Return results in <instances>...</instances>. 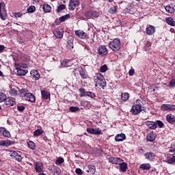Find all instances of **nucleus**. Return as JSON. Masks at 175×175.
I'll use <instances>...</instances> for the list:
<instances>
[{"instance_id":"43","label":"nucleus","mask_w":175,"mask_h":175,"mask_svg":"<svg viewBox=\"0 0 175 175\" xmlns=\"http://www.w3.org/2000/svg\"><path fill=\"white\" fill-rule=\"evenodd\" d=\"M81 105H82L85 107H88V108L91 107V103H90L89 101H82L81 103Z\"/></svg>"},{"instance_id":"9","label":"nucleus","mask_w":175,"mask_h":175,"mask_svg":"<svg viewBox=\"0 0 175 175\" xmlns=\"http://www.w3.org/2000/svg\"><path fill=\"white\" fill-rule=\"evenodd\" d=\"M4 103L7 107H12V106H14V105H16V98L13 97L6 98Z\"/></svg>"},{"instance_id":"54","label":"nucleus","mask_w":175,"mask_h":175,"mask_svg":"<svg viewBox=\"0 0 175 175\" xmlns=\"http://www.w3.org/2000/svg\"><path fill=\"white\" fill-rule=\"evenodd\" d=\"M156 124H157V125H158L159 126V128H163V125H164L163 122L162 121H161V120H157L156 122Z\"/></svg>"},{"instance_id":"53","label":"nucleus","mask_w":175,"mask_h":175,"mask_svg":"<svg viewBox=\"0 0 175 175\" xmlns=\"http://www.w3.org/2000/svg\"><path fill=\"white\" fill-rule=\"evenodd\" d=\"M79 92H80V96H85V94L87 92H85V90L83 89V88H80L79 89Z\"/></svg>"},{"instance_id":"32","label":"nucleus","mask_w":175,"mask_h":175,"mask_svg":"<svg viewBox=\"0 0 175 175\" xmlns=\"http://www.w3.org/2000/svg\"><path fill=\"white\" fill-rule=\"evenodd\" d=\"M42 9L45 13H50L51 12V6L46 3L43 5Z\"/></svg>"},{"instance_id":"36","label":"nucleus","mask_w":175,"mask_h":175,"mask_svg":"<svg viewBox=\"0 0 175 175\" xmlns=\"http://www.w3.org/2000/svg\"><path fill=\"white\" fill-rule=\"evenodd\" d=\"M1 134L5 137H10V132L8 131L5 128H3V131H1Z\"/></svg>"},{"instance_id":"38","label":"nucleus","mask_w":175,"mask_h":175,"mask_svg":"<svg viewBox=\"0 0 175 175\" xmlns=\"http://www.w3.org/2000/svg\"><path fill=\"white\" fill-rule=\"evenodd\" d=\"M168 152L175 153V143H172L170 146L168 147Z\"/></svg>"},{"instance_id":"6","label":"nucleus","mask_w":175,"mask_h":175,"mask_svg":"<svg viewBox=\"0 0 175 175\" xmlns=\"http://www.w3.org/2000/svg\"><path fill=\"white\" fill-rule=\"evenodd\" d=\"M6 4L5 3L1 2L0 3V17L1 20H6V16L8 13L6 12V8H5Z\"/></svg>"},{"instance_id":"7","label":"nucleus","mask_w":175,"mask_h":175,"mask_svg":"<svg viewBox=\"0 0 175 175\" xmlns=\"http://www.w3.org/2000/svg\"><path fill=\"white\" fill-rule=\"evenodd\" d=\"M161 109L163 111H173L175 110V105L163 104Z\"/></svg>"},{"instance_id":"58","label":"nucleus","mask_w":175,"mask_h":175,"mask_svg":"<svg viewBox=\"0 0 175 175\" xmlns=\"http://www.w3.org/2000/svg\"><path fill=\"white\" fill-rule=\"evenodd\" d=\"M75 173H77V174L81 175L83 174V170H81L80 168H77L75 170Z\"/></svg>"},{"instance_id":"25","label":"nucleus","mask_w":175,"mask_h":175,"mask_svg":"<svg viewBox=\"0 0 175 175\" xmlns=\"http://www.w3.org/2000/svg\"><path fill=\"white\" fill-rule=\"evenodd\" d=\"M139 169L142 170H150L151 169V164L150 163H143L139 165Z\"/></svg>"},{"instance_id":"59","label":"nucleus","mask_w":175,"mask_h":175,"mask_svg":"<svg viewBox=\"0 0 175 175\" xmlns=\"http://www.w3.org/2000/svg\"><path fill=\"white\" fill-rule=\"evenodd\" d=\"M18 153H17V152L16 151H13V152H11L10 153V157L12 158H16V155H18Z\"/></svg>"},{"instance_id":"18","label":"nucleus","mask_w":175,"mask_h":175,"mask_svg":"<svg viewBox=\"0 0 175 175\" xmlns=\"http://www.w3.org/2000/svg\"><path fill=\"white\" fill-rule=\"evenodd\" d=\"M97 51L100 55H106L107 54V48L105 46H100L98 48Z\"/></svg>"},{"instance_id":"21","label":"nucleus","mask_w":175,"mask_h":175,"mask_svg":"<svg viewBox=\"0 0 175 175\" xmlns=\"http://www.w3.org/2000/svg\"><path fill=\"white\" fill-rule=\"evenodd\" d=\"M125 139H126V136L124 133L118 134L115 137L116 142H124V140H125Z\"/></svg>"},{"instance_id":"44","label":"nucleus","mask_w":175,"mask_h":175,"mask_svg":"<svg viewBox=\"0 0 175 175\" xmlns=\"http://www.w3.org/2000/svg\"><path fill=\"white\" fill-rule=\"evenodd\" d=\"M88 167H89V171H88V172H90V173H91L92 174H95V172H96L95 166L89 165Z\"/></svg>"},{"instance_id":"45","label":"nucleus","mask_w":175,"mask_h":175,"mask_svg":"<svg viewBox=\"0 0 175 175\" xmlns=\"http://www.w3.org/2000/svg\"><path fill=\"white\" fill-rule=\"evenodd\" d=\"M5 100H6V94L0 92V103H1V102H5Z\"/></svg>"},{"instance_id":"23","label":"nucleus","mask_w":175,"mask_h":175,"mask_svg":"<svg viewBox=\"0 0 175 175\" xmlns=\"http://www.w3.org/2000/svg\"><path fill=\"white\" fill-rule=\"evenodd\" d=\"M79 73L82 77V79H88V75H87V71L84 68H80L79 70Z\"/></svg>"},{"instance_id":"13","label":"nucleus","mask_w":175,"mask_h":175,"mask_svg":"<svg viewBox=\"0 0 175 175\" xmlns=\"http://www.w3.org/2000/svg\"><path fill=\"white\" fill-rule=\"evenodd\" d=\"M30 75L33 80H39V79H40V74H39L38 70H31L30 71Z\"/></svg>"},{"instance_id":"15","label":"nucleus","mask_w":175,"mask_h":175,"mask_svg":"<svg viewBox=\"0 0 175 175\" xmlns=\"http://www.w3.org/2000/svg\"><path fill=\"white\" fill-rule=\"evenodd\" d=\"M146 35H148V36L154 35V33H155V27L151 25H148L146 27Z\"/></svg>"},{"instance_id":"34","label":"nucleus","mask_w":175,"mask_h":175,"mask_svg":"<svg viewBox=\"0 0 175 175\" xmlns=\"http://www.w3.org/2000/svg\"><path fill=\"white\" fill-rule=\"evenodd\" d=\"M67 47L69 49H73V38H68L67 40Z\"/></svg>"},{"instance_id":"42","label":"nucleus","mask_w":175,"mask_h":175,"mask_svg":"<svg viewBox=\"0 0 175 175\" xmlns=\"http://www.w3.org/2000/svg\"><path fill=\"white\" fill-rule=\"evenodd\" d=\"M36 10L35 5H31L27 8V13H33Z\"/></svg>"},{"instance_id":"10","label":"nucleus","mask_w":175,"mask_h":175,"mask_svg":"<svg viewBox=\"0 0 175 175\" xmlns=\"http://www.w3.org/2000/svg\"><path fill=\"white\" fill-rule=\"evenodd\" d=\"M86 131L91 135H102V130L100 128H88Z\"/></svg>"},{"instance_id":"20","label":"nucleus","mask_w":175,"mask_h":175,"mask_svg":"<svg viewBox=\"0 0 175 175\" xmlns=\"http://www.w3.org/2000/svg\"><path fill=\"white\" fill-rule=\"evenodd\" d=\"M144 157H146L148 161H154L155 159V154L154 152H146L144 154Z\"/></svg>"},{"instance_id":"4","label":"nucleus","mask_w":175,"mask_h":175,"mask_svg":"<svg viewBox=\"0 0 175 175\" xmlns=\"http://www.w3.org/2000/svg\"><path fill=\"white\" fill-rule=\"evenodd\" d=\"M109 46L113 51H118L121 49V41L119 38H115L109 42Z\"/></svg>"},{"instance_id":"46","label":"nucleus","mask_w":175,"mask_h":175,"mask_svg":"<svg viewBox=\"0 0 175 175\" xmlns=\"http://www.w3.org/2000/svg\"><path fill=\"white\" fill-rule=\"evenodd\" d=\"M69 110L71 113H76V111H79L80 110V108H79V107H70Z\"/></svg>"},{"instance_id":"14","label":"nucleus","mask_w":175,"mask_h":175,"mask_svg":"<svg viewBox=\"0 0 175 175\" xmlns=\"http://www.w3.org/2000/svg\"><path fill=\"white\" fill-rule=\"evenodd\" d=\"M75 33L80 39H85V38L88 36V35H87V33L84 32L82 30H75Z\"/></svg>"},{"instance_id":"47","label":"nucleus","mask_w":175,"mask_h":175,"mask_svg":"<svg viewBox=\"0 0 175 175\" xmlns=\"http://www.w3.org/2000/svg\"><path fill=\"white\" fill-rule=\"evenodd\" d=\"M64 158L59 157V159H57L56 160L55 164L57 165H62V163H64Z\"/></svg>"},{"instance_id":"49","label":"nucleus","mask_w":175,"mask_h":175,"mask_svg":"<svg viewBox=\"0 0 175 175\" xmlns=\"http://www.w3.org/2000/svg\"><path fill=\"white\" fill-rule=\"evenodd\" d=\"M12 144H13V142L9 139L7 140H4V146H12Z\"/></svg>"},{"instance_id":"12","label":"nucleus","mask_w":175,"mask_h":175,"mask_svg":"<svg viewBox=\"0 0 175 175\" xmlns=\"http://www.w3.org/2000/svg\"><path fill=\"white\" fill-rule=\"evenodd\" d=\"M108 160L109 163H113V165H119L120 162H124V160L118 157H109Z\"/></svg>"},{"instance_id":"29","label":"nucleus","mask_w":175,"mask_h":175,"mask_svg":"<svg viewBox=\"0 0 175 175\" xmlns=\"http://www.w3.org/2000/svg\"><path fill=\"white\" fill-rule=\"evenodd\" d=\"M167 122H170V124H173V122H175V116L172 114L167 115Z\"/></svg>"},{"instance_id":"64","label":"nucleus","mask_w":175,"mask_h":175,"mask_svg":"<svg viewBox=\"0 0 175 175\" xmlns=\"http://www.w3.org/2000/svg\"><path fill=\"white\" fill-rule=\"evenodd\" d=\"M170 32H172V33H174V29L173 28L170 29Z\"/></svg>"},{"instance_id":"8","label":"nucleus","mask_w":175,"mask_h":175,"mask_svg":"<svg viewBox=\"0 0 175 175\" xmlns=\"http://www.w3.org/2000/svg\"><path fill=\"white\" fill-rule=\"evenodd\" d=\"M142 111V105H135L132 107L131 109V113L133 114V116H137V114L140 113Z\"/></svg>"},{"instance_id":"3","label":"nucleus","mask_w":175,"mask_h":175,"mask_svg":"<svg viewBox=\"0 0 175 175\" xmlns=\"http://www.w3.org/2000/svg\"><path fill=\"white\" fill-rule=\"evenodd\" d=\"M94 82L96 83V87L98 88H103L106 87V80L105 77L100 73H97L94 77Z\"/></svg>"},{"instance_id":"37","label":"nucleus","mask_w":175,"mask_h":175,"mask_svg":"<svg viewBox=\"0 0 175 175\" xmlns=\"http://www.w3.org/2000/svg\"><path fill=\"white\" fill-rule=\"evenodd\" d=\"M70 18V14H66L59 18V21L61 23H64L65 21H66V20H68V18Z\"/></svg>"},{"instance_id":"61","label":"nucleus","mask_w":175,"mask_h":175,"mask_svg":"<svg viewBox=\"0 0 175 175\" xmlns=\"http://www.w3.org/2000/svg\"><path fill=\"white\" fill-rule=\"evenodd\" d=\"M5 50V46L0 45V53H2Z\"/></svg>"},{"instance_id":"5","label":"nucleus","mask_w":175,"mask_h":175,"mask_svg":"<svg viewBox=\"0 0 175 175\" xmlns=\"http://www.w3.org/2000/svg\"><path fill=\"white\" fill-rule=\"evenodd\" d=\"M99 12L96 10H90L85 13V17L90 20V18H98L99 17Z\"/></svg>"},{"instance_id":"60","label":"nucleus","mask_w":175,"mask_h":175,"mask_svg":"<svg viewBox=\"0 0 175 175\" xmlns=\"http://www.w3.org/2000/svg\"><path fill=\"white\" fill-rule=\"evenodd\" d=\"M129 76H133L135 75V70L133 68H131L129 71Z\"/></svg>"},{"instance_id":"19","label":"nucleus","mask_w":175,"mask_h":175,"mask_svg":"<svg viewBox=\"0 0 175 175\" xmlns=\"http://www.w3.org/2000/svg\"><path fill=\"white\" fill-rule=\"evenodd\" d=\"M145 124L149 129H157V123L152 121H146Z\"/></svg>"},{"instance_id":"40","label":"nucleus","mask_w":175,"mask_h":175,"mask_svg":"<svg viewBox=\"0 0 175 175\" xmlns=\"http://www.w3.org/2000/svg\"><path fill=\"white\" fill-rule=\"evenodd\" d=\"M44 131L42 129H37L34 131V136H40V135H43Z\"/></svg>"},{"instance_id":"33","label":"nucleus","mask_w":175,"mask_h":175,"mask_svg":"<svg viewBox=\"0 0 175 175\" xmlns=\"http://www.w3.org/2000/svg\"><path fill=\"white\" fill-rule=\"evenodd\" d=\"M165 10L167 12V13H174V6H173V5H167L165 7Z\"/></svg>"},{"instance_id":"2","label":"nucleus","mask_w":175,"mask_h":175,"mask_svg":"<svg viewBox=\"0 0 175 175\" xmlns=\"http://www.w3.org/2000/svg\"><path fill=\"white\" fill-rule=\"evenodd\" d=\"M21 96L25 98V100L31 102V103H35L36 102V97L33 94L29 92V90L27 89H21L19 90Z\"/></svg>"},{"instance_id":"41","label":"nucleus","mask_w":175,"mask_h":175,"mask_svg":"<svg viewBox=\"0 0 175 175\" xmlns=\"http://www.w3.org/2000/svg\"><path fill=\"white\" fill-rule=\"evenodd\" d=\"M9 93L11 96H17L18 91L14 88H11Z\"/></svg>"},{"instance_id":"57","label":"nucleus","mask_w":175,"mask_h":175,"mask_svg":"<svg viewBox=\"0 0 175 175\" xmlns=\"http://www.w3.org/2000/svg\"><path fill=\"white\" fill-rule=\"evenodd\" d=\"M14 159H16V161H18V162H21L23 157H21V155L18 154L16 157L14 158Z\"/></svg>"},{"instance_id":"28","label":"nucleus","mask_w":175,"mask_h":175,"mask_svg":"<svg viewBox=\"0 0 175 175\" xmlns=\"http://www.w3.org/2000/svg\"><path fill=\"white\" fill-rule=\"evenodd\" d=\"M128 99H129V93L128 92L122 93V96H121L122 102H126Z\"/></svg>"},{"instance_id":"48","label":"nucleus","mask_w":175,"mask_h":175,"mask_svg":"<svg viewBox=\"0 0 175 175\" xmlns=\"http://www.w3.org/2000/svg\"><path fill=\"white\" fill-rule=\"evenodd\" d=\"M66 8V6L64 4H62L57 7V12H62V10H64V9H65Z\"/></svg>"},{"instance_id":"24","label":"nucleus","mask_w":175,"mask_h":175,"mask_svg":"<svg viewBox=\"0 0 175 175\" xmlns=\"http://www.w3.org/2000/svg\"><path fill=\"white\" fill-rule=\"evenodd\" d=\"M156 135L154 133V131H151L147 135L146 139L148 142H154L155 140Z\"/></svg>"},{"instance_id":"35","label":"nucleus","mask_w":175,"mask_h":175,"mask_svg":"<svg viewBox=\"0 0 175 175\" xmlns=\"http://www.w3.org/2000/svg\"><path fill=\"white\" fill-rule=\"evenodd\" d=\"M117 10H118V8L117 6L111 7L109 10V13L110 14H115V13H117Z\"/></svg>"},{"instance_id":"22","label":"nucleus","mask_w":175,"mask_h":175,"mask_svg":"<svg viewBox=\"0 0 175 175\" xmlns=\"http://www.w3.org/2000/svg\"><path fill=\"white\" fill-rule=\"evenodd\" d=\"M167 163L170 165H172V163H175V153L173 154H170L167 159L165 161Z\"/></svg>"},{"instance_id":"31","label":"nucleus","mask_w":175,"mask_h":175,"mask_svg":"<svg viewBox=\"0 0 175 175\" xmlns=\"http://www.w3.org/2000/svg\"><path fill=\"white\" fill-rule=\"evenodd\" d=\"M165 22L167 24L169 25H171V27H174L175 25V22L174 20L172 17H168L165 19Z\"/></svg>"},{"instance_id":"56","label":"nucleus","mask_w":175,"mask_h":175,"mask_svg":"<svg viewBox=\"0 0 175 175\" xmlns=\"http://www.w3.org/2000/svg\"><path fill=\"white\" fill-rule=\"evenodd\" d=\"M17 109H18V111H24V110H25V107H24L23 105H18Z\"/></svg>"},{"instance_id":"17","label":"nucleus","mask_w":175,"mask_h":175,"mask_svg":"<svg viewBox=\"0 0 175 175\" xmlns=\"http://www.w3.org/2000/svg\"><path fill=\"white\" fill-rule=\"evenodd\" d=\"M118 165L120 166V170L122 172V173H125V172L128 170V163L124 161H120Z\"/></svg>"},{"instance_id":"27","label":"nucleus","mask_w":175,"mask_h":175,"mask_svg":"<svg viewBox=\"0 0 175 175\" xmlns=\"http://www.w3.org/2000/svg\"><path fill=\"white\" fill-rule=\"evenodd\" d=\"M41 95L42 99H49L50 98V93L46 90H42Z\"/></svg>"},{"instance_id":"52","label":"nucleus","mask_w":175,"mask_h":175,"mask_svg":"<svg viewBox=\"0 0 175 175\" xmlns=\"http://www.w3.org/2000/svg\"><path fill=\"white\" fill-rule=\"evenodd\" d=\"M23 14V12H18L14 13L13 16H14V17H16V18H17V17H18V18L22 17Z\"/></svg>"},{"instance_id":"1","label":"nucleus","mask_w":175,"mask_h":175,"mask_svg":"<svg viewBox=\"0 0 175 175\" xmlns=\"http://www.w3.org/2000/svg\"><path fill=\"white\" fill-rule=\"evenodd\" d=\"M15 68L17 76H25L28 73V70H26L28 68V65L24 62H15Z\"/></svg>"},{"instance_id":"11","label":"nucleus","mask_w":175,"mask_h":175,"mask_svg":"<svg viewBox=\"0 0 175 175\" xmlns=\"http://www.w3.org/2000/svg\"><path fill=\"white\" fill-rule=\"evenodd\" d=\"M79 5H80V1L79 0H70L69 2L70 10H75Z\"/></svg>"},{"instance_id":"26","label":"nucleus","mask_w":175,"mask_h":175,"mask_svg":"<svg viewBox=\"0 0 175 175\" xmlns=\"http://www.w3.org/2000/svg\"><path fill=\"white\" fill-rule=\"evenodd\" d=\"M61 65L62 66H64V68H68V66L72 65V60L64 59L61 62Z\"/></svg>"},{"instance_id":"39","label":"nucleus","mask_w":175,"mask_h":175,"mask_svg":"<svg viewBox=\"0 0 175 175\" xmlns=\"http://www.w3.org/2000/svg\"><path fill=\"white\" fill-rule=\"evenodd\" d=\"M27 146L31 150H35L36 148V145H35V142L30 141L27 142Z\"/></svg>"},{"instance_id":"50","label":"nucleus","mask_w":175,"mask_h":175,"mask_svg":"<svg viewBox=\"0 0 175 175\" xmlns=\"http://www.w3.org/2000/svg\"><path fill=\"white\" fill-rule=\"evenodd\" d=\"M85 96H89L90 98H95V94L91 92H86Z\"/></svg>"},{"instance_id":"62","label":"nucleus","mask_w":175,"mask_h":175,"mask_svg":"<svg viewBox=\"0 0 175 175\" xmlns=\"http://www.w3.org/2000/svg\"><path fill=\"white\" fill-rule=\"evenodd\" d=\"M0 146H5V142H4V140H1L0 141Z\"/></svg>"},{"instance_id":"30","label":"nucleus","mask_w":175,"mask_h":175,"mask_svg":"<svg viewBox=\"0 0 175 175\" xmlns=\"http://www.w3.org/2000/svg\"><path fill=\"white\" fill-rule=\"evenodd\" d=\"M54 35L55 36V38H59V39H62V38L64 37V31H59V30H57L55 33Z\"/></svg>"},{"instance_id":"51","label":"nucleus","mask_w":175,"mask_h":175,"mask_svg":"<svg viewBox=\"0 0 175 175\" xmlns=\"http://www.w3.org/2000/svg\"><path fill=\"white\" fill-rule=\"evenodd\" d=\"M106 70H107V66L106 64L103 65L100 68V71L102 72L103 73H105Z\"/></svg>"},{"instance_id":"55","label":"nucleus","mask_w":175,"mask_h":175,"mask_svg":"<svg viewBox=\"0 0 175 175\" xmlns=\"http://www.w3.org/2000/svg\"><path fill=\"white\" fill-rule=\"evenodd\" d=\"M170 88H173L174 87H175V79H172L170 81Z\"/></svg>"},{"instance_id":"63","label":"nucleus","mask_w":175,"mask_h":175,"mask_svg":"<svg viewBox=\"0 0 175 175\" xmlns=\"http://www.w3.org/2000/svg\"><path fill=\"white\" fill-rule=\"evenodd\" d=\"M150 47L151 46V42H148L146 44V47Z\"/></svg>"},{"instance_id":"16","label":"nucleus","mask_w":175,"mask_h":175,"mask_svg":"<svg viewBox=\"0 0 175 175\" xmlns=\"http://www.w3.org/2000/svg\"><path fill=\"white\" fill-rule=\"evenodd\" d=\"M35 166V170L37 173H42V172H43V163H42L41 162H36L34 164Z\"/></svg>"}]
</instances>
